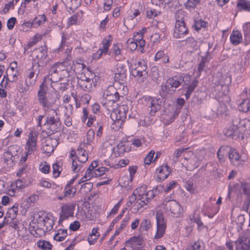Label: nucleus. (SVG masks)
<instances>
[{
	"mask_svg": "<svg viewBox=\"0 0 250 250\" xmlns=\"http://www.w3.org/2000/svg\"><path fill=\"white\" fill-rule=\"evenodd\" d=\"M154 60L155 61H160L163 63H167L169 62V57L163 50H160L155 54Z\"/></svg>",
	"mask_w": 250,
	"mask_h": 250,
	"instance_id": "obj_32",
	"label": "nucleus"
},
{
	"mask_svg": "<svg viewBox=\"0 0 250 250\" xmlns=\"http://www.w3.org/2000/svg\"><path fill=\"white\" fill-rule=\"evenodd\" d=\"M131 73L135 77L146 76L147 75L146 71L147 66L144 62H138L137 63L131 65Z\"/></svg>",
	"mask_w": 250,
	"mask_h": 250,
	"instance_id": "obj_11",
	"label": "nucleus"
},
{
	"mask_svg": "<svg viewBox=\"0 0 250 250\" xmlns=\"http://www.w3.org/2000/svg\"><path fill=\"white\" fill-rule=\"evenodd\" d=\"M93 82V79L87 77L84 74H81V76L78 78V85L86 91L90 90Z\"/></svg>",
	"mask_w": 250,
	"mask_h": 250,
	"instance_id": "obj_16",
	"label": "nucleus"
},
{
	"mask_svg": "<svg viewBox=\"0 0 250 250\" xmlns=\"http://www.w3.org/2000/svg\"><path fill=\"white\" fill-rule=\"evenodd\" d=\"M208 57L205 56L204 57H202L201 59V61L198 64V72L201 73L202 71H203L205 68V63L208 62Z\"/></svg>",
	"mask_w": 250,
	"mask_h": 250,
	"instance_id": "obj_55",
	"label": "nucleus"
},
{
	"mask_svg": "<svg viewBox=\"0 0 250 250\" xmlns=\"http://www.w3.org/2000/svg\"><path fill=\"white\" fill-rule=\"evenodd\" d=\"M155 154V152L153 150H151L149 152V153L146 156L144 159V163L145 165H149L153 158L154 155Z\"/></svg>",
	"mask_w": 250,
	"mask_h": 250,
	"instance_id": "obj_56",
	"label": "nucleus"
},
{
	"mask_svg": "<svg viewBox=\"0 0 250 250\" xmlns=\"http://www.w3.org/2000/svg\"><path fill=\"white\" fill-rule=\"evenodd\" d=\"M76 188L66 185L64 187V195L65 197H72L74 196L76 193Z\"/></svg>",
	"mask_w": 250,
	"mask_h": 250,
	"instance_id": "obj_41",
	"label": "nucleus"
},
{
	"mask_svg": "<svg viewBox=\"0 0 250 250\" xmlns=\"http://www.w3.org/2000/svg\"><path fill=\"white\" fill-rule=\"evenodd\" d=\"M163 190V186L159 185L151 190H149L145 195H142L141 199L146 200V204L150 202L151 199H153L155 196L158 193L162 192Z\"/></svg>",
	"mask_w": 250,
	"mask_h": 250,
	"instance_id": "obj_18",
	"label": "nucleus"
},
{
	"mask_svg": "<svg viewBox=\"0 0 250 250\" xmlns=\"http://www.w3.org/2000/svg\"><path fill=\"white\" fill-rule=\"evenodd\" d=\"M230 42L236 45L239 44L242 41V34L238 30L233 31L230 36Z\"/></svg>",
	"mask_w": 250,
	"mask_h": 250,
	"instance_id": "obj_30",
	"label": "nucleus"
},
{
	"mask_svg": "<svg viewBox=\"0 0 250 250\" xmlns=\"http://www.w3.org/2000/svg\"><path fill=\"white\" fill-rule=\"evenodd\" d=\"M76 204L74 203H70L63 205L61 207V214L60 215L59 222H62L65 219L74 216V210Z\"/></svg>",
	"mask_w": 250,
	"mask_h": 250,
	"instance_id": "obj_9",
	"label": "nucleus"
},
{
	"mask_svg": "<svg viewBox=\"0 0 250 250\" xmlns=\"http://www.w3.org/2000/svg\"><path fill=\"white\" fill-rule=\"evenodd\" d=\"M226 89L222 84L215 83L213 86L212 92L216 98H220L225 94Z\"/></svg>",
	"mask_w": 250,
	"mask_h": 250,
	"instance_id": "obj_27",
	"label": "nucleus"
},
{
	"mask_svg": "<svg viewBox=\"0 0 250 250\" xmlns=\"http://www.w3.org/2000/svg\"><path fill=\"white\" fill-rule=\"evenodd\" d=\"M44 227L43 230H44L45 235L46 232L50 231L53 229L54 225V220L50 218L48 216L45 215L44 216Z\"/></svg>",
	"mask_w": 250,
	"mask_h": 250,
	"instance_id": "obj_35",
	"label": "nucleus"
},
{
	"mask_svg": "<svg viewBox=\"0 0 250 250\" xmlns=\"http://www.w3.org/2000/svg\"><path fill=\"white\" fill-rule=\"evenodd\" d=\"M198 83L197 78H194L189 75H176L169 78L166 83L161 86V90L160 91L162 97H165L168 94H172L177 87L180 85H187V90L185 94L186 99L188 100L190 97L191 94L195 90Z\"/></svg>",
	"mask_w": 250,
	"mask_h": 250,
	"instance_id": "obj_1",
	"label": "nucleus"
},
{
	"mask_svg": "<svg viewBox=\"0 0 250 250\" xmlns=\"http://www.w3.org/2000/svg\"><path fill=\"white\" fill-rule=\"evenodd\" d=\"M241 97L243 101L238 106L239 110L243 112H247L250 107V89L245 88Z\"/></svg>",
	"mask_w": 250,
	"mask_h": 250,
	"instance_id": "obj_10",
	"label": "nucleus"
},
{
	"mask_svg": "<svg viewBox=\"0 0 250 250\" xmlns=\"http://www.w3.org/2000/svg\"><path fill=\"white\" fill-rule=\"evenodd\" d=\"M67 235V229H59L58 232L54 236V239L57 241H62Z\"/></svg>",
	"mask_w": 250,
	"mask_h": 250,
	"instance_id": "obj_36",
	"label": "nucleus"
},
{
	"mask_svg": "<svg viewBox=\"0 0 250 250\" xmlns=\"http://www.w3.org/2000/svg\"><path fill=\"white\" fill-rule=\"evenodd\" d=\"M241 188L243 193L250 197V184L248 183H243L241 184Z\"/></svg>",
	"mask_w": 250,
	"mask_h": 250,
	"instance_id": "obj_54",
	"label": "nucleus"
},
{
	"mask_svg": "<svg viewBox=\"0 0 250 250\" xmlns=\"http://www.w3.org/2000/svg\"><path fill=\"white\" fill-rule=\"evenodd\" d=\"M111 41L112 38L110 35L103 39L102 42L103 47L101 49L104 51V54H106L107 53L109 47L111 45Z\"/></svg>",
	"mask_w": 250,
	"mask_h": 250,
	"instance_id": "obj_40",
	"label": "nucleus"
},
{
	"mask_svg": "<svg viewBox=\"0 0 250 250\" xmlns=\"http://www.w3.org/2000/svg\"><path fill=\"white\" fill-rule=\"evenodd\" d=\"M126 45L128 48L131 51L136 50L138 47V45L136 42H135L134 40H132L131 39H129L127 41Z\"/></svg>",
	"mask_w": 250,
	"mask_h": 250,
	"instance_id": "obj_53",
	"label": "nucleus"
},
{
	"mask_svg": "<svg viewBox=\"0 0 250 250\" xmlns=\"http://www.w3.org/2000/svg\"><path fill=\"white\" fill-rule=\"evenodd\" d=\"M185 45L189 48H193L196 50L198 47V42L194 39L192 37H189L187 38L185 41Z\"/></svg>",
	"mask_w": 250,
	"mask_h": 250,
	"instance_id": "obj_42",
	"label": "nucleus"
},
{
	"mask_svg": "<svg viewBox=\"0 0 250 250\" xmlns=\"http://www.w3.org/2000/svg\"><path fill=\"white\" fill-rule=\"evenodd\" d=\"M46 20L44 15H40L37 16L33 21V27H37L43 24Z\"/></svg>",
	"mask_w": 250,
	"mask_h": 250,
	"instance_id": "obj_39",
	"label": "nucleus"
},
{
	"mask_svg": "<svg viewBox=\"0 0 250 250\" xmlns=\"http://www.w3.org/2000/svg\"><path fill=\"white\" fill-rule=\"evenodd\" d=\"M231 79L229 74L221 75V78L219 80V83L225 86V89H228V85L231 83Z\"/></svg>",
	"mask_w": 250,
	"mask_h": 250,
	"instance_id": "obj_34",
	"label": "nucleus"
},
{
	"mask_svg": "<svg viewBox=\"0 0 250 250\" xmlns=\"http://www.w3.org/2000/svg\"><path fill=\"white\" fill-rule=\"evenodd\" d=\"M9 75L8 72L6 71V74L4 75L3 79L0 83V86L2 87L6 88L8 84V82H10V78H9Z\"/></svg>",
	"mask_w": 250,
	"mask_h": 250,
	"instance_id": "obj_61",
	"label": "nucleus"
},
{
	"mask_svg": "<svg viewBox=\"0 0 250 250\" xmlns=\"http://www.w3.org/2000/svg\"><path fill=\"white\" fill-rule=\"evenodd\" d=\"M158 172L157 178L160 181L164 180L169 175L170 171V168L167 164H164L160 167L157 169Z\"/></svg>",
	"mask_w": 250,
	"mask_h": 250,
	"instance_id": "obj_23",
	"label": "nucleus"
},
{
	"mask_svg": "<svg viewBox=\"0 0 250 250\" xmlns=\"http://www.w3.org/2000/svg\"><path fill=\"white\" fill-rule=\"evenodd\" d=\"M93 188V183L91 182L85 183L81 186V190L84 193H87L90 192Z\"/></svg>",
	"mask_w": 250,
	"mask_h": 250,
	"instance_id": "obj_49",
	"label": "nucleus"
},
{
	"mask_svg": "<svg viewBox=\"0 0 250 250\" xmlns=\"http://www.w3.org/2000/svg\"><path fill=\"white\" fill-rule=\"evenodd\" d=\"M225 135L233 139H236L240 137H241L242 139L244 138L243 134L238 130L235 129L232 125L225 131Z\"/></svg>",
	"mask_w": 250,
	"mask_h": 250,
	"instance_id": "obj_24",
	"label": "nucleus"
},
{
	"mask_svg": "<svg viewBox=\"0 0 250 250\" xmlns=\"http://www.w3.org/2000/svg\"><path fill=\"white\" fill-rule=\"evenodd\" d=\"M104 95L105 96V100L106 102L103 105L107 108L108 110H110V109L108 107V104L115 103L120 99L119 93L117 91L115 88L112 86L108 87Z\"/></svg>",
	"mask_w": 250,
	"mask_h": 250,
	"instance_id": "obj_5",
	"label": "nucleus"
},
{
	"mask_svg": "<svg viewBox=\"0 0 250 250\" xmlns=\"http://www.w3.org/2000/svg\"><path fill=\"white\" fill-rule=\"evenodd\" d=\"M239 11L250 12V1L248 0H239L237 3Z\"/></svg>",
	"mask_w": 250,
	"mask_h": 250,
	"instance_id": "obj_33",
	"label": "nucleus"
},
{
	"mask_svg": "<svg viewBox=\"0 0 250 250\" xmlns=\"http://www.w3.org/2000/svg\"><path fill=\"white\" fill-rule=\"evenodd\" d=\"M146 204V202L144 200H142L140 199L137 200L134 204L133 207H134L136 210V211H138L142 207H144L145 205Z\"/></svg>",
	"mask_w": 250,
	"mask_h": 250,
	"instance_id": "obj_58",
	"label": "nucleus"
},
{
	"mask_svg": "<svg viewBox=\"0 0 250 250\" xmlns=\"http://www.w3.org/2000/svg\"><path fill=\"white\" fill-rule=\"evenodd\" d=\"M48 79L49 76H45L44 77L43 82L42 83L39 87V90L38 92V97L48 94V93H47V91H48L47 85L48 83H49L47 80Z\"/></svg>",
	"mask_w": 250,
	"mask_h": 250,
	"instance_id": "obj_29",
	"label": "nucleus"
},
{
	"mask_svg": "<svg viewBox=\"0 0 250 250\" xmlns=\"http://www.w3.org/2000/svg\"><path fill=\"white\" fill-rule=\"evenodd\" d=\"M175 17L176 19L175 23H180V22H185L184 21V12L183 10L180 9L178 10L175 13Z\"/></svg>",
	"mask_w": 250,
	"mask_h": 250,
	"instance_id": "obj_44",
	"label": "nucleus"
},
{
	"mask_svg": "<svg viewBox=\"0 0 250 250\" xmlns=\"http://www.w3.org/2000/svg\"><path fill=\"white\" fill-rule=\"evenodd\" d=\"M165 207L167 210H169L173 215H178L181 212V206L174 200L167 202Z\"/></svg>",
	"mask_w": 250,
	"mask_h": 250,
	"instance_id": "obj_20",
	"label": "nucleus"
},
{
	"mask_svg": "<svg viewBox=\"0 0 250 250\" xmlns=\"http://www.w3.org/2000/svg\"><path fill=\"white\" fill-rule=\"evenodd\" d=\"M207 23V22L203 20H199L195 22L194 27L197 31H198L201 29L202 27H206Z\"/></svg>",
	"mask_w": 250,
	"mask_h": 250,
	"instance_id": "obj_59",
	"label": "nucleus"
},
{
	"mask_svg": "<svg viewBox=\"0 0 250 250\" xmlns=\"http://www.w3.org/2000/svg\"><path fill=\"white\" fill-rule=\"evenodd\" d=\"M15 185L16 188L18 189H22L27 186L24 181L20 179L16 181Z\"/></svg>",
	"mask_w": 250,
	"mask_h": 250,
	"instance_id": "obj_62",
	"label": "nucleus"
},
{
	"mask_svg": "<svg viewBox=\"0 0 250 250\" xmlns=\"http://www.w3.org/2000/svg\"><path fill=\"white\" fill-rule=\"evenodd\" d=\"M229 157L231 163L235 166H238L240 163V155L238 152L233 148L230 149L229 153Z\"/></svg>",
	"mask_w": 250,
	"mask_h": 250,
	"instance_id": "obj_25",
	"label": "nucleus"
},
{
	"mask_svg": "<svg viewBox=\"0 0 250 250\" xmlns=\"http://www.w3.org/2000/svg\"><path fill=\"white\" fill-rule=\"evenodd\" d=\"M34 225L32 226L31 224H30L31 228V233L35 236H42L44 235V230H43L44 224V216L39 215L38 218L36 219L35 222L33 223Z\"/></svg>",
	"mask_w": 250,
	"mask_h": 250,
	"instance_id": "obj_6",
	"label": "nucleus"
},
{
	"mask_svg": "<svg viewBox=\"0 0 250 250\" xmlns=\"http://www.w3.org/2000/svg\"><path fill=\"white\" fill-rule=\"evenodd\" d=\"M64 62H62L61 66L60 77H59V82L61 81L63 78H68L69 76V73L65 66L64 65Z\"/></svg>",
	"mask_w": 250,
	"mask_h": 250,
	"instance_id": "obj_43",
	"label": "nucleus"
},
{
	"mask_svg": "<svg viewBox=\"0 0 250 250\" xmlns=\"http://www.w3.org/2000/svg\"><path fill=\"white\" fill-rule=\"evenodd\" d=\"M32 63L40 64L41 67L46 66L49 60L47 55V46H41L35 49L32 53Z\"/></svg>",
	"mask_w": 250,
	"mask_h": 250,
	"instance_id": "obj_3",
	"label": "nucleus"
},
{
	"mask_svg": "<svg viewBox=\"0 0 250 250\" xmlns=\"http://www.w3.org/2000/svg\"><path fill=\"white\" fill-rule=\"evenodd\" d=\"M188 33V28L185 22H180V23H175L173 33L174 37L177 39L183 38L184 35Z\"/></svg>",
	"mask_w": 250,
	"mask_h": 250,
	"instance_id": "obj_15",
	"label": "nucleus"
},
{
	"mask_svg": "<svg viewBox=\"0 0 250 250\" xmlns=\"http://www.w3.org/2000/svg\"><path fill=\"white\" fill-rule=\"evenodd\" d=\"M160 12L154 9H150L146 11L147 17L149 19H153L156 17Z\"/></svg>",
	"mask_w": 250,
	"mask_h": 250,
	"instance_id": "obj_60",
	"label": "nucleus"
},
{
	"mask_svg": "<svg viewBox=\"0 0 250 250\" xmlns=\"http://www.w3.org/2000/svg\"><path fill=\"white\" fill-rule=\"evenodd\" d=\"M62 167H61L58 163H55L53 165V174L55 177H58L61 173Z\"/></svg>",
	"mask_w": 250,
	"mask_h": 250,
	"instance_id": "obj_57",
	"label": "nucleus"
},
{
	"mask_svg": "<svg viewBox=\"0 0 250 250\" xmlns=\"http://www.w3.org/2000/svg\"><path fill=\"white\" fill-rule=\"evenodd\" d=\"M40 104L44 110L52 107L57 102V97L49 93L44 96L38 97Z\"/></svg>",
	"mask_w": 250,
	"mask_h": 250,
	"instance_id": "obj_8",
	"label": "nucleus"
},
{
	"mask_svg": "<svg viewBox=\"0 0 250 250\" xmlns=\"http://www.w3.org/2000/svg\"><path fill=\"white\" fill-rule=\"evenodd\" d=\"M130 147L127 145V143L125 142H120L116 146V148H114V150H116V152L118 155V156L123 155L125 152H129L130 150Z\"/></svg>",
	"mask_w": 250,
	"mask_h": 250,
	"instance_id": "obj_26",
	"label": "nucleus"
},
{
	"mask_svg": "<svg viewBox=\"0 0 250 250\" xmlns=\"http://www.w3.org/2000/svg\"><path fill=\"white\" fill-rule=\"evenodd\" d=\"M127 66L124 63H118L117 72L115 74L114 79L119 83H122L126 78Z\"/></svg>",
	"mask_w": 250,
	"mask_h": 250,
	"instance_id": "obj_14",
	"label": "nucleus"
},
{
	"mask_svg": "<svg viewBox=\"0 0 250 250\" xmlns=\"http://www.w3.org/2000/svg\"><path fill=\"white\" fill-rule=\"evenodd\" d=\"M61 122L60 121L56 123L55 124H54L51 126L48 127V129L50 131L51 134H54V133L58 132L60 131L61 130L60 126H61Z\"/></svg>",
	"mask_w": 250,
	"mask_h": 250,
	"instance_id": "obj_46",
	"label": "nucleus"
},
{
	"mask_svg": "<svg viewBox=\"0 0 250 250\" xmlns=\"http://www.w3.org/2000/svg\"><path fill=\"white\" fill-rule=\"evenodd\" d=\"M18 205L15 204L12 207L8 210L6 213V216L8 218H11L12 220H13L16 218L18 214Z\"/></svg>",
	"mask_w": 250,
	"mask_h": 250,
	"instance_id": "obj_38",
	"label": "nucleus"
},
{
	"mask_svg": "<svg viewBox=\"0 0 250 250\" xmlns=\"http://www.w3.org/2000/svg\"><path fill=\"white\" fill-rule=\"evenodd\" d=\"M37 76L35 75L34 73L32 71L31 68L28 70V77L25 80L26 87L22 88V92H26L29 90L30 87L33 86L36 81Z\"/></svg>",
	"mask_w": 250,
	"mask_h": 250,
	"instance_id": "obj_19",
	"label": "nucleus"
},
{
	"mask_svg": "<svg viewBox=\"0 0 250 250\" xmlns=\"http://www.w3.org/2000/svg\"><path fill=\"white\" fill-rule=\"evenodd\" d=\"M33 27V24H32V22H25L23 23L20 27V30L22 31H27L28 30L29 28Z\"/></svg>",
	"mask_w": 250,
	"mask_h": 250,
	"instance_id": "obj_63",
	"label": "nucleus"
},
{
	"mask_svg": "<svg viewBox=\"0 0 250 250\" xmlns=\"http://www.w3.org/2000/svg\"><path fill=\"white\" fill-rule=\"evenodd\" d=\"M151 227L150 221L148 219H144L140 225V228L145 231H147Z\"/></svg>",
	"mask_w": 250,
	"mask_h": 250,
	"instance_id": "obj_52",
	"label": "nucleus"
},
{
	"mask_svg": "<svg viewBox=\"0 0 250 250\" xmlns=\"http://www.w3.org/2000/svg\"><path fill=\"white\" fill-rule=\"evenodd\" d=\"M105 171H108V168L104 167H99L94 170V177H100L103 175Z\"/></svg>",
	"mask_w": 250,
	"mask_h": 250,
	"instance_id": "obj_48",
	"label": "nucleus"
},
{
	"mask_svg": "<svg viewBox=\"0 0 250 250\" xmlns=\"http://www.w3.org/2000/svg\"><path fill=\"white\" fill-rule=\"evenodd\" d=\"M164 75L163 68L158 66H153L151 69V76L154 81H157Z\"/></svg>",
	"mask_w": 250,
	"mask_h": 250,
	"instance_id": "obj_31",
	"label": "nucleus"
},
{
	"mask_svg": "<svg viewBox=\"0 0 250 250\" xmlns=\"http://www.w3.org/2000/svg\"><path fill=\"white\" fill-rule=\"evenodd\" d=\"M202 242L198 240L193 245L188 246L186 250H202Z\"/></svg>",
	"mask_w": 250,
	"mask_h": 250,
	"instance_id": "obj_45",
	"label": "nucleus"
},
{
	"mask_svg": "<svg viewBox=\"0 0 250 250\" xmlns=\"http://www.w3.org/2000/svg\"><path fill=\"white\" fill-rule=\"evenodd\" d=\"M128 112V107L126 105H122L119 106L117 110L115 111L116 120L123 121L126 118Z\"/></svg>",
	"mask_w": 250,
	"mask_h": 250,
	"instance_id": "obj_22",
	"label": "nucleus"
},
{
	"mask_svg": "<svg viewBox=\"0 0 250 250\" xmlns=\"http://www.w3.org/2000/svg\"><path fill=\"white\" fill-rule=\"evenodd\" d=\"M26 151L27 154H32L37 150V137L33 135L32 132L30 133L29 139L25 146Z\"/></svg>",
	"mask_w": 250,
	"mask_h": 250,
	"instance_id": "obj_17",
	"label": "nucleus"
},
{
	"mask_svg": "<svg viewBox=\"0 0 250 250\" xmlns=\"http://www.w3.org/2000/svg\"><path fill=\"white\" fill-rule=\"evenodd\" d=\"M95 168L93 166V165L91 164L85 172L84 178H92L94 177V170H95Z\"/></svg>",
	"mask_w": 250,
	"mask_h": 250,
	"instance_id": "obj_50",
	"label": "nucleus"
},
{
	"mask_svg": "<svg viewBox=\"0 0 250 250\" xmlns=\"http://www.w3.org/2000/svg\"><path fill=\"white\" fill-rule=\"evenodd\" d=\"M157 221V231L154 238L158 239L163 236L166 229V222L164 215L161 212H157L156 214Z\"/></svg>",
	"mask_w": 250,
	"mask_h": 250,
	"instance_id": "obj_7",
	"label": "nucleus"
},
{
	"mask_svg": "<svg viewBox=\"0 0 250 250\" xmlns=\"http://www.w3.org/2000/svg\"><path fill=\"white\" fill-rule=\"evenodd\" d=\"M62 62H56L52 65L49 69L48 75L46 76H49L48 81L51 82V86L56 91H63L65 89L64 83H59V77Z\"/></svg>",
	"mask_w": 250,
	"mask_h": 250,
	"instance_id": "obj_2",
	"label": "nucleus"
},
{
	"mask_svg": "<svg viewBox=\"0 0 250 250\" xmlns=\"http://www.w3.org/2000/svg\"><path fill=\"white\" fill-rule=\"evenodd\" d=\"M42 148L45 153H51L54 150L53 146L46 142H45V144L43 145Z\"/></svg>",
	"mask_w": 250,
	"mask_h": 250,
	"instance_id": "obj_64",
	"label": "nucleus"
},
{
	"mask_svg": "<svg viewBox=\"0 0 250 250\" xmlns=\"http://www.w3.org/2000/svg\"><path fill=\"white\" fill-rule=\"evenodd\" d=\"M60 121L58 118H55L53 116H47L44 125H47L48 127Z\"/></svg>",
	"mask_w": 250,
	"mask_h": 250,
	"instance_id": "obj_51",
	"label": "nucleus"
},
{
	"mask_svg": "<svg viewBox=\"0 0 250 250\" xmlns=\"http://www.w3.org/2000/svg\"><path fill=\"white\" fill-rule=\"evenodd\" d=\"M149 108V114L151 116L155 115L156 113L162 108V99L151 97H143L141 100Z\"/></svg>",
	"mask_w": 250,
	"mask_h": 250,
	"instance_id": "obj_4",
	"label": "nucleus"
},
{
	"mask_svg": "<svg viewBox=\"0 0 250 250\" xmlns=\"http://www.w3.org/2000/svg\"><path fill=\"white\" fill-rule=\"evenodd\" d=\"M37 247L42 250H51L52 244L48 241L40 240L37 243Z\"/></svg>",
	"mask_w": 250,
	"mask_h": 250,
	"instance_id": "obj_37",
	"label": "nucleus"
},
{
	"mask_svg": "<svg viewBox=\"0 0 250 250\" xmlns=\"http://www.w3.org/2000/svg\"><path fill=\"white\" fill-rule=\"evenodd\" d=\"M200 0H188L185 4L187 9H194L196 6L200 2Z\"/></svg>",
	"mask_w": 250,
	"mask_h": 250,
	"instance_id": "obj_47",
	"label": "nucleus"
},
{
	"mask_svg": "<svg viewBox=\"0 0 250 250\" xmlns=\"http://www.w3.org/2000/svg\"><path fill=\"white\" fill-rule=\"evenodd\" d=\"M77 159L80 163H85L88 160L87 153L83 149L81 145L79 146L77 150Z\"/></svg>",
	"mask_w": 250,
	"mask_h": 250,
	"instance_id": "obj_28",
	"label": "nucleus"
},
{
	"mask_svg": "<svg viewBox=\"0 0 250 250\" xmlns=\"http://www.w3.org/2000/svg\"><path fill=\"white\" fill-rule=\"evenodd\" d=\"M19 146L17 145L12 146L9 147L8 150L4 152L3 156L5 162L8 164V162H13L19 157L17 154L20 149Z\"/></svg>",
	"mask_w": 250,
	"mask_h": 250,
	"instance_id": "obj_13",
	"label": "nucleus"
},
{
	"mask_svg": "<svg viewBox=\"0 0 250 250\" xmlns=\"http://www.w3.org/2000/svg\"><path fill=\"white\" fill-rule=\"evenodd\" d=\"M236 250H250V237L242 234L235 242Z\"/></svg>",
	"mask_w": 250,
	"mask_h": 250,
	"instance_id": "obj_12",
	"label": "nucleus"
},
{
	"mask_svg": "<svg viewBox=\"0 0 250 250\" xmlns=\"http://www.w3.org/2000/svg\"><path fill=\"white\" fill-rule=\"evenodd\" d=\"M245 120L247 119L241 120L238 115L233 116L232 120V126L243 135L245 134L246 129L245 125H242V123Z\"/></svg>",
	"mask_w": 250,
	"mask_h": 250,
	"instance_id": "obj_21",
	"label": "nucleus"
}]
</instances>
